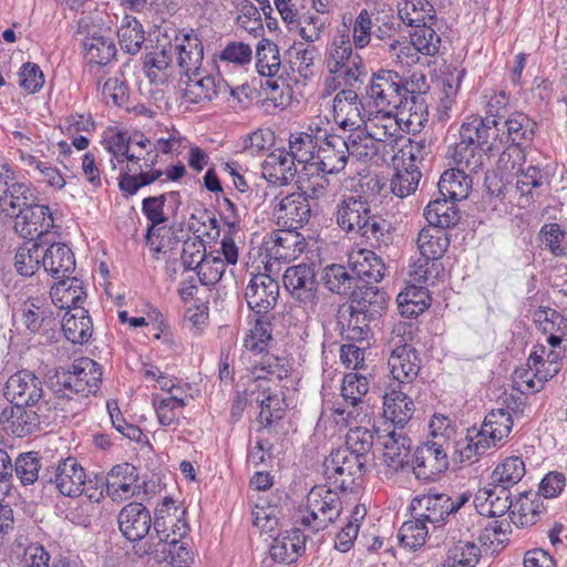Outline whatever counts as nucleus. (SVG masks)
Returning <instances> with one entry per match:
<instances>
[{"instance_id": "nucleus-1", "label": "nucleus", "mask_w": 567, "mask_h": 567, "mask_svg": "<svg viewBox=\"0 0 567 567\" xmlns=\"http://www.w3.org/2000/svg\"><path fill=\"white\" fill-rule=\"evenodd\" d=\"M334 216L337 225L343 231L365 238L371 247L389 246L391 241L389 223L380 215L371 213V206L363 196H344L337 204Z\"/></svg>"}, {"instance_id": "nucleus-2", "label": "nucleus", "mask_w": 567, "mask_h": 567, "mask_svg": "<svg viewBox=\"0 0 567 567\" xmlns=\"http://www.w3.org/2000/svg\"><path fill=\"white\" fill-rule=\"evenodd\" d=\"M350 24L351 19L347 23L343 18L342 25L338 28L337 35L331 43L327 60L329 71L337 78H341L346 85H353L358 81L362 82L361 78L365 75L362 59L352 49Z\"/></svg>"}, {"instance_id": "nucleus-3", "label": "nucleus", "mask_w": 567, "mask_h": 567, "mask_svg": "<svg viewBox=\"0 0 567 567\" xmlns=\"http://www.w3.org/2000/svg\"><path fill=\"white\" fill-rule=\"evenodd\" d=\"M369 391V381L367 377L350 372L343 377L341 385V396L343 403H336L332 413L339 416V422L350 425L352 422L362 423L369 417V404L364 396Z\"/></svg>"}, {"instance_id": "nucleus-4", "label": "nucleus", "mask_w": 567, "mask_h": 567, "mask_svg": "<svg viewBox=\"0 0 567 567\" xmlns=\"http://www.w3.org/2000/svg\"><path fill=\"white\" fill-rule=\"evenodd\" d=\"M307 515L300 518L305 527L317 533L334 523L342 512V502L337 492L327 486H315L307 495Z\"/></svg>"}, {"instance_id": "nucleus-5", "label": "nucleus", "mask_w": 567, "mask_h": 567, "mask_svg": "<svg viewBox=\"0 0 567 567\" xmlns=\"http://www.w3.org/2000/svg\"><path fill=\"white\" fill-rule=\"evenodd\" d=\"M102 382V369L95 361L81 358L72 363L70 370L56 374L58 388L55 394L62 401L71 394L90 393Z\"/></svg>"}, {"instance_id": "nucleus-6", "label": "nucleus", "mask_w": 567, "mask_h": 567, "mask_svg": "<svg viewBox=\"0 0 567 567\" xmlns=\"http://www.w3.org/2000/svg\"><path fill=\"white\" fill-rule=\"evenodd\" d=\"M59 389L56 382L45 392L43 382L32 372L22 370L11 375L6 383V398L16 405L34 406L41 401L50 400L61 402V398L54 390Z\"/></svg>"}, {"instance_id": "nucleus-7", "label": "nucleus", "mask_w": 567, "mask_h": 567, "mask_svg": "<svg viewBox=\"0 0 567 567\" xmlns=\"http://www.w3.org/2000/svg\"><path fill=\"white\" fill-rule=\"evenodd\" d=\"M60 405L61 402H52L51 399L41 401L34 406L13 404L1 412L0 421L3 424L7 423L13 434L22 437L34 432L41 422L53 419L51 415L53 411L63 410Z\"/></svg>"}, {"instance_id": "nucleus-8", "label": "nucleus", "mask_w": 567, "mask_h": 567, "mask_svg": "<svg viewBox=\"0 0 567 567\" xmlns=\"http://www.w3.org/2000/svg\"><path fill=\"white\" fill-rule=\"evenodd\" d=\"M409 89L403 78L392 70H380L373 73L367 87L369 103L377 110H395L406 96Z\"/></svg>"}, {"instance_id": "nucleus-9", "label": "nucleus", "mask_w": 567, "mask_h": 567, "mask_svg": "<svg viewBox=\"0 0 567 567\" xmlns=\"http://www.w3.org/2000/svg\"><path fill=\"white\" fill-rule=\"evenodd\" d=\"M365 462L349 450L332 451L323 462V473L336 488L352 491L355 482L363 476Z\"/></svg>"}, {"instance_id": "nucleus-10", "label": "nucleus", "mask_w": 567, "mask_h": 567, "mask_svg": "<svg viewBox=\"0 0 567 567\" xmlns=\"http://www.w3.org/2000/svg\"><path fill=\"white\" fill-rule=\"evenodd\" d=\"M564 353V350L551 349L542 343L536 344L528 358L529 370L520 375L527 389L533 392L540 391L544 383L559 372V361Z\"/></svg>"}, {"instance_id": "nucleus-11", "label": "nucleus", "mask_w": 567, "mask_h": 567, "mask_svg": "<svg viewBox=\"0 0 567 567\" xmlns=\"http://www.w3.org/2000/svg\"><path fill=\"white\" fill-rule=\"evenodd\" d=\"M470 497L461 494L456 499L444 493H429L412 499L411 509L424 523L439 524L451 514L456 513Z\"/></svg>"}, {"instance_id": "nucleus-12", "label": "nucleus", "mask_w": 567, "mask_h": 567, "mask_svg": "<svg viewBox=\"0 0 567 567\" xmlns=\"http://www.w3.org/2000/svg\"><path fill=\"white\" fill-rule=\"evenodd\" d=\"M169 42L181 74L186 76L200 74L204 47L196 31L194 29H182L176 32L173 42Z\"/></svg>"}, {"instance_id": "nucleus-13", "label": "nucleus", "mask_w": 567, "mask_h": 567, "mask_svg": "<svg viewBox=\"0 0 567 567\" xmlns=\"http://www.w3.org/2000/svg\"><path fill=\"white\" fill-rule=\"evenodd\" d=\"M443 435H441V439ZM439 441L426 442L416 447L413 460L412 468L416 478L422 481H432L439 474L443 473L447 466V446H444Z\"/></svg>"}, {"instance_id": "nucleus-14", "label": "nucleus", "mask_w": 567, "mask_h": 567, "mask_svg": "<svg viewBox=\"0 0 567 567\" xmlns=\"http://www.w3.org/2000/svg\"><path fill=\"white\" fill-rule=\"evenodd\" d=\"M499 122L495 117H473L464 122L460 130V137L467 143H475L486 152H497L505 145L504 132L501 134Z\"/></svg>"}, {"instance_id": "nucleus-15", "label": "nucleus", "mask_w": 567, "mask_h": 567, "mask_svg": "<svg viewBox=\"0 0 567 567\" xmlns=\"http://www.w3.org/2000/svg\"><path fill=\"white\" fill-rule=\"evenodd\" d=\"M53 227L54 219L47 205L33 203L31 206L24 207V210L14 217V230L24 239H38L48 234Z\"/></svg>"}, {"instance_id": "nucleus-16", "label": "nucleus", "mask_w": 567, "mask_h": 567, "mask_svg": "<svg viewBox=\"0 0 567 567\" xmlns=\"http://www.w3.org/2000/svg\"><path fill=\"white\" fill-rule=\"evenodd\" d=\"M282 281L290 295L300 302L312 305L317 299L318 281L312 266L299 264L288 267Z\"/></svg>"}, {"instance_id": "nucleus-17", "label": "nucleus", "mask_w": 567, "mask_h": 567, "mask_svg": "<svg viewBox=\"0 0 567 567\" xmlns=\"http://www.w3.org/2000/svg\"><path fill=\"white\" fill-rule=\"evenodd\" d=\"M349 157L346 138L337 134H327L317 150V161L312 164L323 174H338L344 169Z\"/></svg>"}, {"instance_id": "nucleus-18", "label": "nucleus", "mask_w": 567, "mask_h": 567, "mask_svg": "<svg viewBox=\"0 0 567 567\" xmlns=\"http://www.w3.org/2000/svg\"><path fill=\"white\" fill-rule=\"evenodd\" d=\"M333 117L346 131H355L367 121L363 103L353 90H342L333 99Z\"/></svg>"}, {"instance_id": "nucleus-19", "label": "nucleus", "mask_w": 567, "mask_h": 567, "mask_svg": "<svg viewBox=\"0 0 567 567\" xmlns=\"http://www.w3.org/2000/svg\"><path fill=\"white\" fill-rule=\"evenodd\" d=\"M264 248L270 259L290 261L303 252L306 241L296 230L279 229L265 237Z\"/></svg>"}, {"instance_id": "nucleus-20", "label": "nucleus", "mask_w": 567, "mask_h": 567, "mask_svg": "<svg viewBox=\"0 0 567 567\" xmlns=\"http://www.w3.org/2000/svg\"><path fill=\"white\" fill-rule=\"evenodd\" d=\"M145 152L146 151L140 150L132 144L128 154L125 156V159L128 162L127 171L122 174L118 183L120 189L125 196L134 195L141 187L154 183L164 174L163 171H141V162L143 161Z\"/></svg>"}, {"instance_id": "nucleus-21", "label": "nucleus", "mask_w": 567, "mask_h": 567, "mask_svg": "<svg viewBox=\"0 0 567 567\" xmlns=\"http://www.w3.org/2000/svg\"><path fill=\"white\" fill-rule=\"evenodd\" d=\"M279 284L267 274L252 276L246 287L245 298L256 313H267L278 300Z\"/></svg>"}, {"instance_id": "nucleus-22", "label": "nucleus", "mask_w": 567, "mask_h": 567, "mask_svg": "<svg viewBox=\"0 0 567 567\" xmlns=\"http://www.w3.org/2000/svg\"><path fill=\"white\" fill-rule=\"evenodd\" d=\"M275 215L279 225L297 230L310 220L311 206L305 194L291 193L276 205Z\"/></svg>"}, {"instance_id": "nucleus-23", "label": "nucleus", "mask_w": 567, "mask_h": 567, "mask_svg": "<svg viewBox=\"0 0 567 567\" xmlns=\"http://www.w3.org/2000/svg\"><path fill=\"white\" fill-rule=\"evenodd\" d=\"M86 474L75 457L69 456L59 461L53 476L49 478L64 496L78 497L83 493Z\"/></svg>"}, {"instance_id": "nucleus-24", "label": "nucleus", "mask_w": 567, "mask_h": 567, "mask_svg": "<svg viewBox=\"0 0 567 567\" xmlns=\"http://www.w3.org/2000/svg\"><path fill=\"white\" fill-rule=\"evenodd\" d=\"M117 524L122 535L134 543L148 534L152 517L150 511L142 503L132 502L120 511Z\"/></svg>"}, {"instance_id": "nucleus-25", "label": "nucleus", "mask_w": 567, "mask_h": 567, "mask_svg": "<svg viewBox=\"0 0 567 567\" xmlns=\"http://www.w3.org/2000/svg\"><path fill=\"white\" fill-rule=\"evenodd\" d=\"M378 441L383 446V463L390 471L399 472L409 464L412 442L402 429L383 435L378 432Z\"/></svg>"}, {"instance_id": "nucleus-26", "label": "nucleus", "mask_w": 567, "mask_h": 567, "mask_svg": "<svg viewBox=\"0 0 567 567\" xmlns=\"http://www.w3.org/2000/svg\"><path fill=\"white\" fill-rule=\"evenodd\" d=\"M348 266L357 277L358 284H377L384 277V262L370 249L360 248L350 252Z\"/></svg>"}, {"instance_id": "nucleus-27", "label": "nucleus", "mask_w": 567, "mask_h": 567, "mask_svg": "<svg viewBox=\"0 0 567 567\" xmlns=\"http://www.w3.org/2000/svg\"><path fill=\"white\" fill-rule=\"evenodd\" d=\"M37 197L30 186L25 183L18 182L12 173L9 183H6V186L0 193V209L7 216L16 217L24 210V207L31 206Z\"/></svg>"}, {"instance_id": "nucleus-28", "label": "nucleus", "mask_w": 567, "mask_h": 567, "mask_svg": "<svg viewBox=\"0 0 567 567\" xmlns=\"http://www.w3.org/2000/svg\"><path fill=\"white\" fill-rule=\"evenodd\" d=\"M185 97L190 103H202L212 101L219 93H226L229 89L228 84L214 75H204V70L200 68V74H190L187 76Z\"/></svg>"}, {"instance_id": "nucleus-29", "label": "nucleus", "mask_w": 567, "mask_h": 567, "mask_svg": "<svg viewBox=\"0 0 567 567\" xmlns=\"http://www.w3.org/2000/svg\"><path fill=\"white\" fill-rule=\"evenodd\" d=\"M391 373L399 383H410L420 372V359L408 343L396 346L388 360Z\"/></svg>"}, {"instance_id": "nucleus-30", "label": "nucleus", "mask_w": 567, "mask_h": 567, "mask_svg": "<svg viewBox=\"0 0 567 567\" xmlns=\"http://www.w3.org/2000/svg\"><path fill=\"white\" fill-rule=\"evenodd\" d=\"M43 269L53 278L71 276L75 270V257L72 249L64 243H53L43 248Z\"/></svg>"}, {"instance_id": "nucleus-31", "label": "nucleus", "mask_w": 567, "mask_h": 567, "mask_svg": "<svg viewBox=\"0 0 567 567\" xmlns=\"http://www.w3.org/2000/svg\"><path fill=\"white\" fill-rule=\"evenodd\" d=\"M350 300L358 312H368V316L379 317L386 308L389 296L373 284L361 282L354 288Z\"/></svg>"}, {"instance_id": "nucleus-32", "label": "nucleus", "mask_w": 567, "mask_h": 567, "mask_svg": "<svg viewBox=\"0 0 567 567\" xmlns=\"http://www.w3.org/2000/svg\"><path fill=\"white\" fill-rule=\"evenodd\" d=\"M50 296L55 307L66 309V311H75V308H81L79 305L84 300L86 293L83 281L69 276L59 279L51 288Z\"/></svg>"}, {"instance_id": "nucleus-33", "label": "nucleus", "mask_w": 567, "mask_h": 567, "mask_svg": "<svg viewBox=\"0 0 567 567\" xmlns=\"http://www.w3.org/2000/svg\"><path fill=\"white\" fill-rule=\"evenodd\" d=\"M395 110L408 131H420L429 120L427 104L420 92L415 93L409 90L406 96H402L401 105Z\"/></svg>"}, {"instance_id": "nucleus-34", "label": "nucleus", "mask_w": 567, "mask_h": 567, "mask_svg": "<svg viewBox=\"0 0 567 567\" xmlns=\"http://www.w3.org/2000/svg\"><path fill=\"white\" fill-rule=\"evenodd\" d=\"M400 116L393 114V110H378L377 113L367 117L365 131H368L373 138L381 143H392L395 141L400 131Z\"/></svg>"}, {"instance_id": "nucleus-35", "label": "nucleus", "mask_w": 567, "mask_h": 567, "mask_svg": "<svg viewBox=\"0 0 567 567\" xmlns=\"http://www.w3.org/2000/svg\"><path fill=\"white\" fill-rule=\"evenodd\" d=\"M483 499L478 505L480 513L488 517L503 516L512 511L513 501L509 489L504 485L494 484L492 489L480 491L476 501Z\"/></svg>"}, {"instance_id": "nucleus-36", "label": "nucleus", "mask_w": 567, "mask_h": 567, "mask_svg": "<svg viewBox=\"0 0 567 567\" xmlns=\"http://www.w3.org/2000/svg\"><path fill=\"white\" fill-rule=\"evenodd\" d=\"M173 47L171 42L156 47L155 51L144 58V69L151 82L164 83L171 75L173 66Z\"/></svg>"}, {"instance_id": "nucleus-37", "label": "nucleus", "mask_w": 567, "mask_h": 567, "mask_svg": "<svg viewBox=\"0 0 567 567\" xmlns=\"http://www.w3.org/2000/svg\"><path fill=\"white\" fill-rule=\"evenodd\" d=\"M305 540L299 528L287 532L274 539L269 550L270 556L278 563L290 564L305 550Z\"/></svg>"}, {"instance_id": "nucleus-38", "label": "nucleus", "mask_w": 567, "mask_h": 567, "mask_svg": "<svg viewBox=\"0 0 567 567\" xmlns=\"http://www.w3.org/2000/svg\"><path fill=\"white\" fill-rule=\"evenodd\" d=\"M92 320L84 308L66 311L62 318V331L74 344H83L92 336Z\"/></svg>"}, {"instance_id": "nucleus-39", "label": "nucleus", "mask_w": 567, "mask_h": 567, "mask_svg": "<svg viewBox=\"0 0 567 567\" xmlns=\"http://www.w3.org/2000/svg\"><path fill=\"white\" fill-rule=\"evenodd\" d=\"M383 400L384 416L402 429L414 413L413 401L401 390H391L384 394Z\"/></svg>"}, {"instance_id": "nucleus-40", "label": "nucleus", "mask_w": 567, "mask_h": 567, "mask_svg": "<svg viewBox=\"0 0 567 567\" xmlns=\"http://www.w3.org/2000/svg\"><path fill=\"white\" fill-rule=\"evenodd\" d=\"M472 183L471 174L464 169L452 168L442 174L437 187L443 197L457 202L468 196Z\"/></svg>"}, {"instance_id": "nucleus-41", "label": "nucleus", "mask_w": 567, "mask_h": 567, "mask_svg": "<svg viewBox=\"0 0 567 567\" xmlns=\"http://www.w3.org/2000/svg\"><path fill=\"white\" fill-rule=\"evenodd\" d=\"M544 506L540 495L529 497V493H520L517 501L513 503L509 513L513 524L517 527H528L535 525L543 513Z\"/></svg>"}, {"instance_id": "nucleus-42", "label": "nucleus", "mask_w": 567, "mask_h": 567, "mask_svg": "<svg viewBox=\"0 0 567 567\" xmlns=\"http://www.w3.org/2000/svg\"><path fill=\"white\" fill-rule=\"evenodd\" d=\"M353 271L342 265L332 264L323 269L322 281L324 287L333 293L351 297L358 286Z\"/></svg>"}, {"instance_id": "nucleus-43", "label": "nucleus", "mask_w": 567, "mask_h": 567, "mask_svg": "<svg viewBox=\"0 0 567 567\" xmlns=\"http://www.w3.org/2000/svg\"><path fill=\"white\" fill-rule=\"evenodd\" d=\"M416 244L420 255L427 259H440L446 251L450 239L444 229L429 226L421 229Z\"/></svg>"}, {"instance_id": "nucleus-44", "label": "nucleus", "mask_w": 567, "mask_h": 567, "mask_svg": "<svg viewBox=\"0 0 567 567\" xmlns=\"http://www.w3.org/2000/svg\"><path fill=\"white\" fill-rule=\"evenodd\" d=\"M288 361L266 352L259 360L255 359L250 369V374L254 380H277L281 381L289 374Z\"/></svg>"}, {"instance_id": "nucleus-45", "label": "nucleus", "mask_w": 567, "mask_h": 567, "mask_svg": "<svg viewBox=\"0 0 567 567\" xmlns=\"http://www.w3.org/2000/svg\"><path fill=\"white\" fill-rule=\"evenodd\" d=\"M104 47L105 40L103 35L87 37L84 41L87 71L96 79L97 87L101 90L102 94H104L106 91V82L102 83L105 74V62H103L104 56L102 54Z\"/></svg>"}, {"instance_id": "nucleus-46", "label": "nucleus", "mask_w": 567, "mask_h": 567, "mask_svg": "<svg viewBox=\"0 0 567 567\" xmlns=\"http://www.w3.org/2000/svg\"><path fill=\"white\" fill-rule=\"evenodd\" d=\"M431 297L423 287L409 286L396 297L398 307L402 316L416 317L430 307Z\"/></svg>"}, {"instance_id": "nucleus-47", "label": "nucleus", "mask_w": 567, "mask_h": 567, "mask_svg": "<svg viewBox=\"0 0 567 567\" xmlns=\"http://www.w3.org/2000/svg\"><path fill=\"white\" fill-rule=\"evenodd\" d=\"M424 217L430 226L441 229L455 226L460 220L458 210L454 202H449L446 197L430 202L424 209Z\"/></svg>"}, {"instance_id": "nucleus-48", "label": "nucleus", "mask_w": 567, "mask_h": 567, "mask_svg": "<svg viewBox=\"0 0 567 567\" xmlns=\"http://www.w3.org/2000/svg\"><path fill=\"white\" fill-rule=\"evenodd\" d=\"M43 246L37 240H28L21 245L14 256L17 271L24 277L35 274L43 266Z\"/></svg>"}, {"instance_id": "nucleus-49", "label": "nucleus", "mask_w": 567, "mask_h": 567, "mask_svg": "<svg viewBox=\"0 0 567 567\" xmlns=\"http://www.w3.org/2000/svg\"><path fill=\"white\" fill-rule=\"evenodd\" d=\"M399 16L404 23L416 28L433 23L435 10L427 0H405L399 4Z\"/></svg>"}, {"instance_id": "nucleus-50", "label": "nucleus", "mask_w": 567, "mask_h": 567, "mask_svg": "<svg viewBox=\"0 0 567 567\" xmlns=\"http://www.w3.org/2000/svg\"><path fill=\"white\" fill-rule=\"evenodd\" d=\"M503 127H506V133H504L505 144L511 142L519 145L533 140L536 123L526 114L515 112L503 123Z\"/></svg>"}, {"instance_id": "nucleus-51", "label": "nucleus", "mask_w": 567, "mask_h": 567, "mask_svg": "<svg viewBox=\"0 0 567 567\" xmlns=\"http://www.w3.org/2000/svg\"><path fill=\"white\" fill-rule=\"evenodd\" d=\"M485 158V152L476 146L475 143H467L463 137H460V142L454 147L453 159L456 163L458 169H464L468 174L477 173Z\"/></svg>"}, {"instance_id": "nucleus-52", "label": "nucleus", "mask_w": 567, "mask_h": 567, "mask_svg": "<svg viewBox=\"0 0 567 567\" xmlns=\"http://www.w3.org/2000/svg\"><path fill=\"white\" fill-rule=\"evenodd\" d=\"M349 146V155L359 161L368 162L372 159L379 152L380 143L373 138L368 131H352L346 138Z\"/></svg>"}, {"instance_id": "nucleus-53", "label": "nucleus", "mask_w": 567, "mask_h": 567, "mask_svg": "<svg viewBox=\"0 0 567 567\" xmlns=\"http://www.w3.org/2000/svg\"><path fill=\"white\" fill-rule=\"evenodd\" d=\"M525 463L518 456L507 457L492 473L493 484L504 485L507 489L517 484L525 475Z\"/></svg>"}, {"instance_id": "nucleus-54", "label": "nucleus", "mask_w": 567, "mask_h": 567, "mask_svg": "<svg viewBox=\"0 0 567 567\" xmlns=\"http://www.w3.org/2000/svg\"><path fill=\"white\" fill-rule=\"evenodd\" d=\"M117 38L121 49L130 54L137 53L145 41L141 23L128 16L124 18V22L118 28Z\"/></svg>"}, {"instance_id": "nucleus-55", "label": "nucleus", "mask_w": 567, "mask_h": 567, "mask_svg": "<svg viewBox=\"0 0 567 567\" xmlns=\"http://www.w3.org/2000/svg\"><path fill=\"white\" fill-rule=\"evenodd\" d=\"M513 427V420L509 412L505 410L492 411L485 416L481 434L488 435L493 444L508 436Z\"/></svg>"}, {"instance_id": "nucleus-56", "label": "nucleus", "mask_w": 567, "mask_h": 567, "mask_svg": "<svg viewBox=\"0 0 567 567\" xmlns=\"http://www.w3.org/2000/svg\"><path fill=\"white\" fill-rule=\"evenodd\" d=\"M271 339L270 322L257 319L254 328L249 330L244 339V348L247 353L261 357L267 352V347Z\"/></svg>"}, {"instance_id": "nucleus-57", "label": "nucleus", "mask_w": 567, "mask_h": 567, "mask_svg": "<svg viewBox=\"0 0 567 567\" xmlns=\"http://www.w3.org/2000/svg\"><path fill=\"white\" fill-rule=\"evenodd\" d=\"M257 70L262 76H275L281 65L278 47L269 40H261L257 47Z\"/></svg>"}, {"instance_id": "nucleus-58", "label": "nucleus", "mask_w": 567, "mask_h": 567, "mask_svg": "<svg viewBox=\"0 0 567 567\" xmlns=\"http://www.w3.org/2000/svg\"><path fill=\"white\" fill-rule=\"evenodd\" d=\"M433 23L416 27L411 34L412 51L434 56L441 48V37L432 28Z\"/></svg>"}, {"instance_id": "nucleus-59", "label": "nucleus", "mask_w": 567, "mask_h": 567, "mask_svg": "<svg viewBox=\"0 0 567 567\" xmlns=\"http://www.w3.org/2000/svg\"><path fill=\"white\" fill-rule=\"evenodd\" d=\"M481 557L480 547L472 542H457L449 551L444 567H475Z\"/></svg>"}, {"instance_id": "nucleus-60", "label": "nucleus", "mask_w": 567, "mask_h": 567, "mask_svg": "<svg viewBox=\"0 0 567 567\" xmlns=\"http://www.w3.org/2000/svg\"><path fill=\"white\" fill-rule=\"evenodd\" d=\"M268 166L275 169L272 174L280 184L286 185L293 179L297 174V161L285 148H277L271 152L266 161Z\"/></svg>"}, {"instance_id": "nucleus-61", "label": "nucleus", "mask_w": 567, "mask_h": 567, "mask_svg": "<svg viewBox=\"0 0 567 567\" xmlns=\"http://www.w3.org/2000/svg\"><path fill=\"white\" fill-rule=\"evenodd\" d=\"M374 444L373 432L367 427L355 426L351 429L346 437V447L342 450H349L353 456H358L367 463V456L371 452Z\"/></svg>"}, {"instance_id": "nucleus-62", "label": "nucleus", "mask_w": 567, "mask_h": 567, "mask_svg": "<svg viewBox=\"0 0 567 567\" xmlns=\"http://www.w3.org/2000/svg\"><path fill=\"white\" fill-rule=\"evenodd\" d=\"M317 142L308 133L298 132L289 137V150L287 151L299 164H307L315 158Z\"/></svg>"}, {"instance_id": "nucleus-63", "label": "nucleus", "mask_w": 567, "mask_h": 567, "mask_svg": "<svg viewBox=\"0 0 567 567\" xmlns=\"http://www.w3.org/2000/svg\"><path fill=\"white\" fill-rule=\"evenodd\" d=\"M422 519L415 516V520H408L402 524L399 530L401 545L411 549L420 548L424 545L427 536V527Z\"/></svg>"}, {"instance_id": "nucleus-64", "label": "nucleus", "mask_w": 567, "mask_h": 567, "mask_svg": "<svg viewBox=\"0 0 567 567\" xmlns=\"http://www.w3.org/2000/svg\"><path fill=\"white\" fill-rule=\"evenodd\" d=\"M533 318L544 334L567 331V320L555 309L539 308L534 312Z\"/></svg>"}]
</instances>
